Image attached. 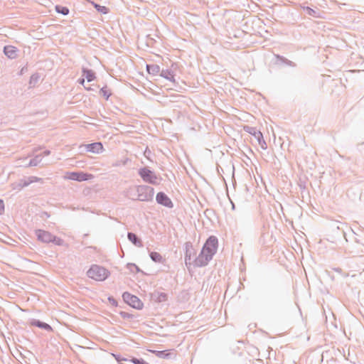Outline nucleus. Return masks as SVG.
<instances>
[{
	"mask_svg": "<svg viewBox=\"0 0 364 364\" xmlns=\"http://www.w3.org/2000/svg\"><path fill=\"white\" fill-rule=\"evenodd\" d=\"M213 256L201 250L200 253L198 257H196V251L192 245L186 246V264L188 266H193L196 267H203L212 259Z\"/></svg>",
	"mask_w": 364,
	"mask_h": 364,
	"instance_id": "f257e3e1",
	"label": "nucleus"
},
{
	"mask_svg": "<svg viewBox=\"0 0 364 364\" xmlns=\"http://www.w3.org/2000/svg\"><path fill=\"white\" fill-rule=\"evenodd\" d=\"M87 277L98 282L105 280L110 274L109 271L104 267L93 264L87 272Z\"/></svg>",
	"mask_w": 364,
	"mask_h": 364,
	"instance_id": "f03ea898",
	"label": "nucleus"
},
{
	"mask_svg": "<svg viewBox=\"0 0 364 364\" xmlns=\"http://www.w3.org/2000/svg\"><path fill=\"white\" fill-rule=\"evenodd\" d=\"M137 199L141 201H149L153 198L154 191L153 188L146 186L137 187Z\"/></svg>",
	"mask_w": 364,
	"mask_h": 364,
	"instance_id": "7ed1b4c3",
	"label": "nucleus"
},
{
	"mask_svg": "<svg viewBox=\"0 0 364 364\" xmlns=\"http://www.w3.org/2000/svg\"><path fill=\"white\" fill-rule=\"evenodd\" d=\"M37 237L39 240L43 242H55V244L60 245L63 244V241L60 238H56L51 233L45 230H38L36 232Z\"/></svg>",
	"mask_w": 364,
	"mask_h": 364,
	"instance_id": "20e7f679",
	"label": "nucleus"
},
{
	"mask_svg": "<svg viewBox=\"0 0 364 364\" xmlns=\"http://www.w3.org/2000/svg\"><path fill=\"white\" fill-rule=\"evenodd\" d=\"M93 177V175L84 172H67L64 176L65 179L77 181L91 180Z\"/></svg>",
	"mask_w": 364,
	"mask_h": 364,
	"instance_id": "39448f33",
	"label": "nucleus"
},
{
	"mask_svg": "<svg viewBox=\"0 0 364 364\" xmlns=\"http://www.w3.org/2000/svg\"><path fill=\"white\" fill-rule=\"evenodd\" d=\"M218 239L215 236H210L205 242L202 250L213 256L218 248Z\"/></svg>",
	"mask_w": 364,
	"mask_h": 364,
	"instance_id": "423d86ee",
	"label": "nucleus"
},
{
	"mask_svg": "<svg viewBox=\"0 0 364 364\" xmlns=\"http://www.w3.org/2000/svg\"><path fill=\"white\" fill-rule=\"evenodd\" d=\"M123 299L129 305H130L133 308H135L136 309H141L143 308V303L136 296H134L129 293H124L123 294Z\"/></svg>",
	"mask_w": 364,
	"mask_h": 364,
	"instance_id": "0eeeda50",
	"label": "nucleus"
},
{
	"mask_svg": "<svg viewBox=\"0 0 364 364\" xmlns=\"http://www.w3.org/2000/svg\"><path fill=\"white\" fill-rule=\"evenodd\" d=\"M150 352L153 353L158 358H164V359H175L176 357V353L174 349H168L163 350H149Z\"/></svg>",
	"mask_w": 364,
	"mask_h": 364,
	"instance_id": "6e6552de",
	"label": "nucleus"
},
{
	"mask_svg": "<svg viewBox=\"0 0 364 364\" xmlns=\"http://www.w3.org/2000/svg\"><path fill=\"white\" fill-rule=\"evenodd\" d=\"M139 175L147 183L156 184L157 178L150 170L144 168L139 171Z\"/></svg>",
	"mask_w": 364,
	"mask_h": 364,
	"instance_id": "1a4fd4ad",
	"label": "nucleus"
},
{
	"mask_svg": "<svg viewBox=\"0 0 364 364\" xmlns=\"http://www.w3.org/2000/svg\"><path fill=\"white\" fill-rule=\"evenodd\" d=\"M86 150L92 153H100L103 151V146L100 142H96L85 145Z\"/></svg>",
	"mask_w": 364,
	"mask_h": 364,
	"instance_id": "9d476101",
	"label": "nucleus"
},
{
	"mask_svg": "<svg viewBox=\"0 0 364 364\" xmlns=\"http://www.w3.org/2000/svg\"><path fill=\"white\" fill-rule=\"evenodd\" d=\"M244 130L252 136H255V138L258 141L259 144H262V140L263 138V135L261 132L256 130L255 128L249 127V126H245Z\"/></svg>",
	"mask_w": 364,
	"mask_h": 364,
	"instance_id": "9b49d317",
	"label": "nucleus"
},
{
	"mask_svg": "<svg viewBox=\"0 0 364 364\" xmlns=\"http://www.w3.org/2000/svg\"><path fill=\"white\" fill-rule=\"evenodd\" d=\"M156 201L159 203H160V204H161L163 205L167 206V207H171L172 206L171 200L164 193H159L156 195Z\"/></svg>",
	"mask_w": 364,
	"mask_h": 364,
	"instance_id": "f8f14e48",
	"label": "nucleus"
},
{
	"mask_svg": "<svg viewBox=\"0 0 364 364\" xmlns=\"http://www.w3.org/2000/svg\"><path fill=\"white\" fill-rule=\"evenodd\" d=\"M31 326H37L38 328L45 329V330L48 331H53V328H52V327L50 325H48L46 323L38 321V320L32 321L31 322Z\"/></svg>",
	"mask_w": 364,
	"mask_h": 364,
	"instance_id": "ddd939ff",
	"label": "nucleus"
},
{
	"mask_svg": "<svg viewBox=\"0 0 364 364\" xmlns=\"http://www.w3.org/2000/svg\"><path fill=\"white\" fill-rule=\"evenodd\" d=\"M17 49L12 46L4 47V53L10 58H14L16 56Z\"/></svg>",
	"mask_w": 364,
	"mask_h": 364,
	"instance_id": "4468645a",
	"label": "nucleus"
},
{
	"mask_svg": "<svg viewBox=\"0 0 364 364\" xmlns=\"http://www.w3.org/2000/svg\"><path fill=\"white\" fill-rule=\"evenodd\" d=\"M70 348L74 351L75 353H82L87 349L94 348V347L85 348L83 346H79L76 343H73L72 345H69Z\"/></svg>",
	"mask_w": 364,
	"mask_h": 364,
	"instance_id": "2eb2a0df",
	"label": "nucleus"
},
{
	"mask_svg": "<svg viewBox=\"0 0 364 364\" xmlns=\"http://www.w3.org/2000/svg\"><path fill=\"white\" fill-rule=\"evenodd\" d=\"M128 363H132V364H149L148 362H146L145 360H144L141 358H136L132 355H128Z\"/></svg>",
	"mask_w": 364,
	"mask_h": 364,
	"instance_id": "dca6fc26",
	"label": "nucleus"
},
{
	"mask_svg": "<svg viewBox=\"0 0 364 364\" xmlns=\"http://www.w3.org/2000/svg\"><path fill=\"white\" fill-rule=\"evenodd\" d=\"M146 70L149 74L156 75L160 73L161 68L158 65H147Z\"/></svg>",
	"mask_w": 364,
	"mask_h": 364,
	"instance_id": "f3484780",
	"label": "nucleus"
},
{
	"mask_svg": "<svg viewBox=\"0 0 364 364\" xmlns=\"http://www.w3.org/2000/svg\"><path fill=\"white\" fill-rule=\"evenodd\" d=\"M161 75L168 80L169 81L172 82H175L176 80H175V78H174V75L173 74V73L168 70H163L161 72Z\"/></svg>",
	"mask_w": 364,
	"mask_h": 364,
	"instance_id": "a211bd4d",
	"label": "nucleus"
},
{
	"mask_svg": "<svg viewBox=\"0 0 364 364\" xmlns=\"http://www.w3.org/2000/svg\"><path fill=\"white\" fill-rule=\"evenodd\" d=\"M91 4L94 6V7L97 9V11L101 14H107L109 12V9L106 6H100L94 2H91Z\"/></svg>",
	"mask_w": 364,
	"mask_h": 364,
	"instance_id": "6ab92c4d",
	"label": "nucleus"
},
{
	"mask_svg": "<svg viewBox=\"0 0 364 364\" xmlns=\"http://www.w3.org/2000/svg\"><path fill=\"white\" fill-rule=\"evenodd\" d=\"M83 76L88 82L92 81L95 78L94 73L88 70H83Z\"/></svg>",
	"mask_w": 364,
	"mask_h": 364,
	"instance_id": "aec40b11",
	"label": "nucleus"
},
{
	"mask_svg": "<svg viewBox=\"0 0 364 364\" xmlns=\"http://www.w3.org/2000/svg\"><path fill=\"white\" fill-rule=\"evenodd\" d=\"M150 257L151 259L156 262H163V257L156 252H152L150 254Z\"/></svg>",
	"mask_w": 364,
	"mask_h": 364,
	"instance_id": "412c9836",
	"label": "nucleus"
},
{
	"mask_svg": "<svg viewBox=\"0 0 364 364\" xmlns=\"http://www.w3.org/2000/svg\"><path fill=\"white\" fill-rule=\"evenodd\" d=\"M128 237H129V240H131L134 245H138V246L141 245V241L138 240L136 235L135 234L129 233Z\"/></svg>",
	"mask_w": 364,
	"mask_h": 364,
	"instance_id": "4be33fe9",
	"label": "nucleus"
},
{
	"mask_svg": "<svg viewBox=\"0 0 364 364\" xmlns=\"http://www.w3.org/2000/svg\"><path fill=\"white\" fill-rule=\"evenodd\" d=\"M55 10L58 13H60L63 15H67L69 13V9L67 7H63L60 6H56Z\"/></svg>",
	"mask_w": 364,
	"mask_h": 364,
	"instance_id": "5701e85b",
	"label": "nucleus"
},
{
	"mask_svg": "<svg viewBox=\"0 0 364 364\" xmlns=\"http://www.w3.org/2000/svg\"><path fill=\"white\" fill-rule=\"evenodd\" d=\"M100 92L106 99H108L110 95V92L105 88H102Z\"/></svg>",
	"mask_w": 364,
	"mask_h": 364,
	"instance_id": "b1692460",
	"label": "nucleus"
},
{
	"mask_svg": "<svg viewBox=\"0 0 364 364\" xmlns=\"http://www.w3.org/2000/svg\"><path fill=\"white\" fill-rule=\"evenodd\" d=\"M4 212V203L2 200H0V214Z\"/></svg>",
	"mask_w": 364,
	"mask_h": 364,
	"instance_id": "393cba45",
	"label": "nucleus"
},
{
	"mask_svg": "<svg viewBox=\"0 0 364 364\" xmlns=\"http://www.w3.org/2000/svg\"><path fill=\"white\" fill-rule=\"evenodd\" d=\"M84 82H85V78H82L81 80H80V84L83 85Z\"/></svg>",
	"mask_w": 364,
	"mask_h": 364,
	"instance_id": "a878e982",
	"label": "nucleus"
},
{
	"mask_svg": "<svg viewBox=\"0 0 364 364\" xmlns=\"http://www.w3.org/2000/svg\"><path fill=\"white\" fill-rule=\"evenodd\" d=\"M14 346H16V342H14L12 343Z\"/></svg>",
	"mask_w": 364,
	"mask_h": 364,
	"instance_id": "bb28decb",
	"label": "nucleus"
}]
</instances>
